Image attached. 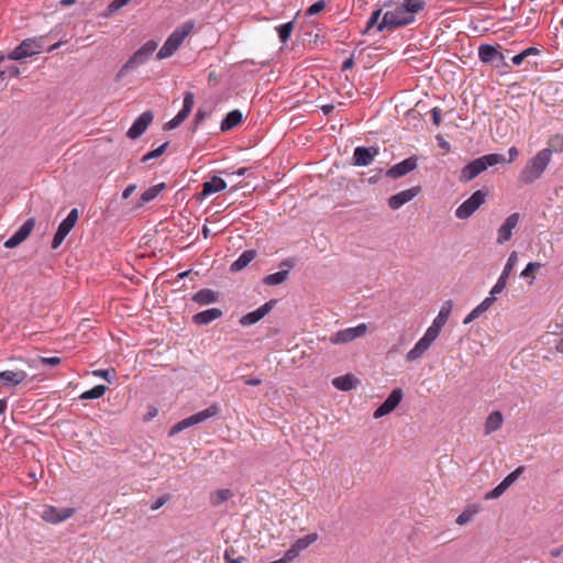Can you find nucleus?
Listing matches in <instances>:
<instances>
[{"label":"nucleus","mask_w":563,"mask_h":563,"mask_svg":"<svg viewBox=\"0 0 563 563\" xmlns=\"http://www.w3.org/2000/svg\"><path fill=\"white\" fill-rule=\"evenodd\" d=\"M424 0H404L401 2L394 1V5L388 8L379 24L378 32H393L399 27L415 23L416 14L424 10Z\"/></svg>","instance_id":"1"},{"label":"nucleus","mask_w":563,"mask_h":563,"mask_svg":"<svg viewBox=\"0 0 563 563\" xmlns=\"http://www.w3.org/2000/svg\"><path fill=\"white\" fill-rule=\"evenodd\" d=\"M552 150L550 147L539 151L533 157L528 159L521 169L518 181L520 185H530L538 180L551 162Z\"/></svg>","instance_id":"2"},{"label":"nucleus","mask_w":563,"mask_h":563,"mask_svg":"<svg viewBox=\"0 0 563 563\" xmlns=\"http://www.w3.org/2000/svg\"><path fill=\"white\" fill-rule=\"evenodd\" d=\"M506 164V157L503 154L492 153L483 155L466 164L460 172L459 179L462 183H468L488 167Z\"/></svg>","instance_id":"3"},{"label":"nucleus","mask_w":563,"mask_h":563,"mask_svg":"<svg viewBox=\"0 0 563 563\" xmlns=\"http://www.w3.org/2000/svg\"><path fill=\"white\" fill-rule=\"evenodd\" d=\"M157 43L153 40L143 44L119 69L115 75V81H121L131 70L145 64L152 54L156 51Z\"/></svg>","instance_id":"4"},{"label":"nucleus","mask_w":563,"mask_h":563,"mask_svg":"<svg viewBox=\"0 0 563 563\" xmlns=\"http://www.w3.org/2000/svg\"><path fill=\"white\" fill-rule=\"evenodd\" d=\"M192 27L194 25L191 23H185L181 27L176 29L158 51L156 57L158 59L170 57L178 49L185 37L191 32Z\"/></svg>","instance_id":"5"},{"label":"nucleus","mask_w":563,"mask_h":563,"mask_svg":"<svg viewBox=\"0 0 563 563\" xmlns=\"http://www.w3.org/2000/svg\"><path fill=\"white\" fill-rule=\"evenodd\" d=\"M487 190L478 189L472 194L461 206L455 210V217L461 220H466L472 217L479 207L485 202Z\"/></svg>","instance_id":"6"},{"label":"nucleus","mask_w":563,"mask_h":563,"mask_svg":"<svg viewBox=\"0 0 563 563\" xmlns=\"http://www.w3.org/2000/svg\"><path fill=\"white\" fill-rule=\"evenodd\" d=\"M478 57L482 63L490 64L495 68H510V65L506 62L504 54L490 44H482L478 47Z\"/></svg>","instance_id":"7"},{"label":"nucleus","mask_w":563,"mask_h":563,"mask_svg":"<svg viewBox=\"0 0 563 563\" xmlns=\"http://www.w3.org/2000/svg\"><path fill=\"white\" fill-rule=\"evenodd\" d=\"M42 49L41 41L35 38H26L20 43L11 53L7 55L10 60H21L38 54Z\"/></svg>","instance_id":"8"},{"label":"nucleus","mask_w":563,"mask_h":563,"mask_svg":"<svg viewBox=\"0 0 563 563\" xmlns=\"http://www.w3.org/2000/svg\"><path fill=\"white\" fill-rule=\"evenodd\" d=\"M78 221V210L71 209L66 219L58 225L57 232L55 233L52 241V249L56 250L63 243L68 233L73 230Z\"/></svg>","instance_id":"9"},{"label":"nucleus","mask_w":563,"mask_h":563,"mask_svg":"<svg viewBox=\"0 0 563 563\" xmlns=\"http://www.w3.org/2000/svg\"><path fill=\"white\" fill-rule=\"evenodd\" d=\"M367 331V325L365 323H361L353 328H346L344 330H340L333 335L330 336V342L332 344H345L354 341L357 338L363 336Z\"/></svg>","instance_id":"10"},{"label":"nucleus","mask_w":563,"mask_h":563,"mask_svg":"<svg viewBox=\"0 0 563 563\" xmlns=\"http://www.w3.org/2000/svg\"><path fill=\"white\" fill-rule=\"evenodd\" d=\"M195 104V95L191 91H187L184 95L183 109L177 113L175 118L165 123V130H174L179 126L190 114Z\"/></svg>","instance_id":"11"},{"label":"nucleus","mask_w":563,"mask_h":563,"mask_svg":"<svg viewBox=\"0 0 563 563\" xmlns=\"http://www.w3.org/2000/svg\"><path fill=\"white\" fill-rule=\"evenodd\" d=\"M75 508H57L54 506H46L42 512V519L49 523H59L73 517L75 515Z\"/></svg>","instance_id":"12"},{"label":"nucleus","mask_w":563,"mask_h":563,"mask_svg":"<svg viewBox=\"0 0 563 563\" xmlns=\"http://www.w3.org/2000/svg\"><path fill=\"white\" fill-rule=\"evenodd\" d=\"M404 393L400 388H395L384 402L374 411L373 417L379 419L391 411L400 404Z\"/></svg>","instance_id":"13"},{"label":"nucleus","mask_w":563,"mask_h":563,"mask_svg":"<svg viewBox=\"0 0 563 563\" xmlns=\"http://www.w3.org/2000/svg\"><path fill=\"white\" fill-rule=\"evenodd\" d=\"M296 262L297 261L294 257L285 258L279 264V267L280 268H286V269H282V271H279L277 273L269 274V275L265 276L263 278V283L265 285H268V286H277V285L283 284L288 278V275H289L288 269L295 267L296 266Z\"/></svg>","instance_id":"14"},{"label":"nucleus","mask_w":563,"mask_h":563,"mask_svg":"<svg viewBox=\"0 0 563 563\" xmlns=\"http://www.w3.org/2000/svg\"><path fill=\"white\" fill-rule=\"evenodd\" d=\"M453 308L452 300H448L441 307L439 314L433 320L432 324L427 329V333L433 338H438L442 328L446 323Z\"/></svg>","instance_id":"15"},{"label":"nucleus","mask_w":563,"mask_h":563,"mask_svg":"<svg viewBox=\"0 0 563 563\" xmlns=\"http://www.w3.org/2000/svg\"><path fill=\"white\" fill-rule=\"evenodd\" d=\"M417 166L418 157L413 155L391 166L385 175L386 177L397 179L415 170Z\"/></svg>","instance_id":"16"},{"label":"nucleus","mask_w":563,"mask_h":563,"mask_svg":"<svg viewBox=\"0 0 563 563\" xmlns=\"http://www.w3.org/2000/svg\"><path fill=\"white\" fill-rule=\"evenodd\" d=\"M209 417H211V408H207V409H205L200 412H197L188 418H185L172 427V429L169 430V435L173 437V435L177 434L178 432H180L191 426H195L197 423H200V422L207 420Z\"/></svg>","instance_id":"17"},{"label":"nucleus","mask_w":563,"mask_h":563,"mask_svg":"<svg viewBox=\"0 0 563 563\" xmlns=\"http://www.w3.org/2000/svg\"><path fill=\"white\" fill-rule=\"evenodd\" d=\"M276 303H277V300H275V299H272V300L265 302L263 306H261L256 310L244 314L241 318L240 323L244 327H249V325L257 323L260 320H262L266 314H268L273 310V308L276 306Z\"/></svg>","instance_id":"18"},{"label":"nucleus","mask_w":563,"mask_h":563,"mask_svg":"<svg viewBox=\"0 0 563 563\" xmlns=\"http://www.w3.org/2000/svg\"><path fill=\"white\" fill-rule=\"evenodd\" d=\"M517 262H518V253L516 251H514L509 255L507 263H506V265L503 269V273L499 276L497 283L492 288L490 295L500 294L505 289V287L507 285V279H508L509 275L511 274L514 267L516 266Z\"/></svg>","instance_id":"19"},{"label":"nucleus","mask_w":563,"mask_h":563,"mask_svg":"<svg viewBox=\"0 0 563 563\" xmlns=\"http://www.w3.org/2000/svg\"><path fill=\"white\" fill-rule=\"evenodd\" d=\"M35 225V219H27L22 227L4 242L7 249H13L20 245L31 234Z\"/></svg>","instance_id":"20"},{"label":"nucleus","mask_w":563,"mask_h":563,"mask_svg":"<svg viewBox=\"0 0 563 563\" xmlns=\"http://www.w3.org/2000/svg\"><path fill=\"white\" fill-rule=\"evenodd\" d=\"M154 119V114L151 110H147L143 112L132 124V126L129 129L126 135L135 140L140 137L148 128V125L152 123Z\"/></svg>","instance_id":"21"},{"label":"nucleus","mask_w":563,"mask_h":563,"mask_svg":"<svg viewBox=\"0 0 563 563\" xmlns=\"http://www.w3.org/2000/svg\"><path fill=\"white\" fill-rule=\"evenodd\" d=\"M421 188L419 186L411 187L409 189L402 190L398 194H395L388 198V206L393 210H398L405 203L411 201L415 197L419 195Z\"/></svg>","instance_id":"22"},{"label":"nucleus","mask_w":563,"mask_h":563,"mask_svg":"<svg viewBox=\"0 0 563 563\" xmlns=\"http://www.w3.org/2000/svg\"><path fill=\"white\" fill-rule=\"evenodd\" d=\"M378 154L376 146H357L353 153V164L355 166H368Z\"/></svg>","instance_id":"23"},{"label":"nucleus","mask_w":563,"mask_h":563,"mask_svg":"<svg viewBox=\"0 0 563 563\" xmlns=\"http://www.w3.org/2000/svg\"><path fill=\"white\" fill-rule=\"evenodd\" d=\"M520 216L518 212L511 213L506 218L504 223L498 229L497 243L504 244L512 236V230L517 227Z\"/></svg>","instance_id":"24"},{"label":"nucleus","mask_w":563,"mask_h":563,"mask_svg":"<svg viewBox=\"0 0 563 563\" xmlns=\"http://www.w3.org/2000/svg\"><path fill=\"white\" fill-rule=\"evenodd\" d=\"M394 5V0H379L377 3V9L374 10L369 16V19L366 22L365 30L363 31V34L368 33L371 29L374 26L377 27L379 24V19L382 16L383 9L385 8H391Z\"/></svg>","instance_id":"25"},{"label":"nucleus","mask_w":563,"mask_h":563,"mask_svg":"<svg viewBox=\"0 0 563 563\" xmlns=\"http://www.w3.org/2000/svg\"><path fill=\"white\" fill-rule=\"evenodd\" d=\"M27 374L24 371H3L0 372V383L5 387L16 386L25 380Z\"/></svg>","instance_id":"26"},{"label":"nucleus","mask_w":563,"mask_h":563,"mask_svg":"<svg viewBox=\"0 0 563 563\" xmlns=\"http://www.w3.org/2000/svg\"><path fill=\"white\" fill-rule=\"evenodd\" d=\"M496 301L495 295L485 298L477 307H475L464 319L463 323L468 324L477 319L483 312L487 311Z\"/></svg>","instance_id":"27"},{"label":"nucleus","mask_w":563,"mask_h":563,"mask_svg":"<svg viewBox=\"0 0 563 563\" xmlns=\"http://www.w3.org/2000/svg\"><path fill=\"white\" fill-rule=\"evenodd\" d=\"M243 114L240 110L235 109L230 111L220 123L221 132H228L242 123Z\"/></svg>","instance_id":"28"},{"label":"nucleus","mask_w":563,"mask_h":563,"mask_svg":"<svg viewBox=\"0 0 563 563\" xmlns=\"http://www.w3.org/2000/svg\"><path fill=\"white\" fill-rule=\"evenodd\" d=\"M332 384L336 389L347 391L356 387L357 379L353 375L346 374L335 377Z\"/></svg>","instance_id":"29"},{"label":"nucleus","mask_w":563,"mask_h":563,"mask_svg":"<svg viewBox=\"0 0 563 563\" xmlns=\"http://www.w3.org/2000/svg\"><path fill=\"white\" fill-rule=\"evenodd\" d=\"M257 253L255 250H246L244 251L236 261H234L231 265L232 272H239L246 267L255 257Z\"/></svg>","instance_id":"30"},{"label":"nucleus","mask_w":563,"mask_h":563,"mask_svg":"<svg viewBox=\"0 0 563 563\" xmlns=\"http://www.w3.org/2000/svg\"><path fill=\"white\" fill-rule=\"evenodd\" d=\"M504 417L500 411H493L485 422V434H490L499 430L503 426Z\"/></svg>","instance_id":"31"},{"label":"nucleus","mask_w":563,"mask_h":563,"mask_svg":"<svg viewBox=\"0 0 563 563\" xmlns=\"http://www.w3.org/2000/svg\"><path fill=\"white\" fill-rule=\"evenodd\" d=\"M165 188L166 185L164 183L150 187L142 194L141 200L136 207L141 208L144 203L154 200Z\"/></svg>","instance_id":"32"},{"label":"nucleus","mask_w":563,"mask_h":563,"mask_svg":"<svg viewBox=\"0 0 563 563\" xmlns=\"http://www.w3.org/2000/svg\"><path fill=\"white\" fill-rule=\"evenodd\" d=\"M107 391V387L104 385H97L93 388L86 390L80 395L81 399H97L102 397Z\"/></svg>","instance_id":"33"},{"label":"nucleus","mask_w":563,"mask_h":563,"mask_svg":"<svg viewBox=\"0 0 563 563\" xmlns=\"http://www.w3.org/2000/svg\"><path fill=\"white\" fill-rule=\"evenodd\" d=\"M318 540V534L317 533H309L302 538H299L295 543H294V547L297 548L299 550V552L303 551L305 549H307L310 544H312L313 542H316Z\"/></svg>","instance_id":"34"},{"label":"nucleus","mask_w":563,"mask_h":563,"mask_svg":"<svg viewBox=\"0 0 563 563\" xmlns=\"http://www.w3.org/2000/svg\"><path fill=\"white\" fill-rule=\"evenodd\" d=\"M537 54H539V49L538 48H536V47H528V48L523 49L521 53L515 55L511 58V62H512L514 65L519 66L529 56L537 55Z\"/></svg>","instance_id":"35"},{"label":"nucleus","mask_w":563,"mask_h":563,"mask_svg":"<svg viewBox=\"0 0 563 563\" xmlns=\"http://www.w3.org/2000/svg\"><path fill=\"white\" fill-rule=\"evenodd\" d=\"M292 30H294V21H290V22L279 25L277 27L279 40L283 43H286L289 40Z\"/></svg>","instance_id":"36"},{"label":"nucleus","mask_w":563,"mask_h":563,"mask_svg":"<svg viewBox=\"0 0 563 563\" xmlns=\"http://www.w3.org/2000/svg\"><path fill=\"white\" fill-rule=\"evenodd\" d=\"M234 496V492L230 488H223L216 492V496L213 498V506L220 505Z\"/></svg>","instance_id":"37"},{"label":"nucleus","mask_w":563,"mask_h":563,"mask_svg":"<svg viewBox=\"0 0 563 563\" xmlns=\"http://www.w3.org/2000/svg\"><path fill=\"white\" fill-rule=\"evenodd\" d=\"M523 471H525V466L517 467L514 472L508 474L500 483L506 488L510 487L518 479V477L523 473Z\"/></svg>","instance_id":"38"},{"label":"nucleus","mask_w":563,"mask_h":563,"mask_svg":"<svg viewBox=\"0 0 563 563\" xmlns=\"http://www.w3.org/2000/svg\"><path fill=\"white\" fill-rule=\"evenodd\" d=\"M192 300L200 303V305H208L211 302V289H202L198 291Z\"/></svg>","instance_id":"39"},{"label":"nucleus","mask_w":563,"mask_h":563,"mask_svg":"<svg viewBox=\"0 0 563 563\" xmlns=\"http://www.w3.org/2000/svg\"><path fill=\"white\" fill-rule=\"evenodd\" d=\"M192 321L198 324V325H201V324H208L211 322V309H207L205 311H201L199 313H196L194 317H192Z\"/></svg>","instance_id":"40"},{"label":"nucleus","mask_w":563,"mask_h":563,"mask_svg":"<svg viewBox=\"0 0 563 563\" xmlns=\"http://www.w3.org/2000/svg\"><path fill=\"white\" fill-rule=\"evenodd\" d=\"M216 173L221 174L222 170L213 169V194L219 192L227 188V183L221 177L216 175Z\"/></svg>","instance_id":"41"},{"label":"nucleus","mask_w":563,"mask_h":563,"mask_svg":"<svg viewBox=\"0 0 563 563\" xmlns=\"http://www.w3.org/2000/svg\"><path fill=\"white\" fill-rule=\"evenodd\" d=\"M168 146V142L162 144L161 146H158L157 148L148 152L147 154H145L143 157H142V162H147L152 158H156L158 156H161L164 151L166 150V147Z\"/></svg>","instance_id":"42"},{"label":"nucleus","mask_w":563,"mask_h":563,"mask_svg":"<svg viewBox=\"0 0 563 563\" xmlns=\"http://www.w3.org/2000/svg\"><path fill=\"white\" fill-rule=\"evenodd\" d=\"M300 554L299 550L291 544V547L285 552L284 556L280 559L283 563H290Z\"/></svg>","instance_id":"43"},{"label":"nucleus","mask_w":563,"mask_h":563,"mask_svg":"<svg viewBox=\"0 0 563 563\" xmlns=\"http://www.w3.org/2000/svg\"><path fill=\"white\" fill-rule=\"evenodd\" d=\"M424 353L426 352L422 351V349L420 346L415 344V346L407 353L406 360L408 362L416 361V360L420 358Z\"/></svg>","instance_id":"44"},{"label":"nucleus","mask_w":563,"mask_h":563,"mask_svg":"<svg viewBox=\"0 0 563 563\" xmlns=\"http://www.w3.org/2000/svg\"><path fill=\"white\" fill-rule=\"evenodd\" d=\"M434 340L435 338L429 335V333L426 332L424 335L416 344L420 346L422 351L427 352Z\"/></svg>","instance_id":"45"},{"label":"nucleus","mask_w":563,"mask_h":563,"mask_svg":"<svg viewBox=\"0 0 563 563\" xmlns=\"http://www.w3.org/2000/svg\"><path fill=\"white\" fill-rule=\"evenodd\" d=\"M506 487L499 483L494 489H492L490 492H488L485 496L486 499H496L498 497H500L505 492H506Z\"/></svg>","instance_id":"46"},{"label":"nucleus","mask_w":563,"mask_h":563,"mask_svg":"<svg viewBox=\"0 0 563 563\" xmlns=\"http://www.w3.org/2000/svg\"><path fill=\"white\" fill-rule=\"evenodd\" d=\"M325 7V2L323 0H319L312 3L306 11L307 15H314L321 12Z\"/></svg>","instance_id":"47"},{"label":"nucleus","mask_w":563,"mask_h":563,"mask_svg":"<svg viewBox=\"0 0 563 563\" xmlns=\"http://www.w3.org/2000/svg\"><path fill=\"white\" fill-rule=\"evenodd\" d=\"M541 266L540 263H529L526 268L521 272L520 276L522 278L533 277V273L537 268Z\"/></svg>","instance_id":"48"},{"label":"nucleus","mask_w":563,"mask_h":563,"mask_svg":"<svg viewBox=\"0 0 563 563\" xmlns=\"http://www.w3.org/2000/svg\"><path fill=\"white\" fill-rule=\"evenodd\" d=\"M131 0H113L109 5H108V12L111 14L115 11H118L119 9L123 8L124 5H126Z\"/></svg>","instance_id":"49"},{"label":"nucleus","mask_w":563,"mask_h":563,"mask_svg":"<svg viewBox=\"0 0 563 563\" xmlns=\"http://www.w3.org/2000/svg\"><path fill=\"white\" fill-rule=\"evenodd\" d=\"M549 147L552 150V152L553 151H558V152L563 151V137L560 135H555L554 137H552Z\"/></svg>","instance_id":"50"},{"label":"nucleus","mask_w":563,"mask_h":563,"mask_svg":"<svg viewBox=\"0 0 563 563\" xmlns=\"http://www.w3.org/2000/svg\"><path fill=\"white\" fill-rule=\"evenodd\" d=\"M38 360H40L41 363L47 364L49 366H57L62 362L60 357H57V356H52V357H43V356H41Z\"/></svg>","instance_id":"51"},{"label":"nucleus","mask_w":563,"mask_h":563,"mask_svg":"<svg viewBox=\"0 0 563 563\" xmlns=\"http://www.w3.org/2000/svg\"><path fill=\"white\" fill-rule=\"evenodd\" d=\"M95 376L104 378L107 382H111V377L114 376V371L99 369L93 372Z\"/></svg>","instance_id":"52"},{"label":"nucleus","mask_w":563,"mask_h":563,"mask_svg":"<svg viewBox=\"0 0 563 563\" xmlns=\"http://www.w3.org/2000/svg\"><path fill=\"white\" fill-rule=\"evenodd\" d=\"M211 194V180L203 183L202 191L197 195V200H202Z\"/></svg>","instance_id":"53"},{"label":"nucleus","mask_w":563,"mask_h":563,"mask_svg":"<svg viewBox=\"0 0 563 563\" xmlns=\"http://www.w3.org/2000/svg\"><path fill=\"white\" fill-rule=\"evenodd\" d=\"M471 518H472V512L465 510L456 518V523L460 526H463V525L467 523L471 520Z\"/></svg>","instance_id":"54"},{"label":"nucleus","mask_w":563,"mask_h":563,"mask_svg":"<svg viewBox=\"0 0 563 563\" xmlns=\"http://www.w3.org/2000/svg\"><path fill=\"white\" fill-rule=\"evenodd\" d=\"M432 121L439 126L441 124V109L435 107L431 110Z\"/></svg>","instance_id":"55"},{"label":"nucleus","mask_w":563,"mask_h":563,"mask_svg":"<svg viewBox=\"0 0 563 563\" xmlns=\"http://www.w3.org/2000/svg\"><path fill=\"white\" fill-rule=\"evenodd\" d=\"M508 154H509V158L506 159V163H511L514 162L518 155H519V151L516 146H511L509 150H508Z\"/></svg>","instance_id":"56"},{"label":"nucleus","mask_w":563,"mask_h":563,"mask_svg":"<svg viewBox=\"0 0 563 563\" xmlns=\"http://www.w3.org/2000/svg\"><path fill=\"white\" fill-rule=\"evenodd\" d=\"M136 189V185L134 184H131L129 185L122 192V198L123 199H129L131 197V195L134 192V190Z\"/></svg>","instance_id":"57"},{"label":"nucleus","mask_w":563,"mask_h":563,"mask_svg":"<svg viewBox=\"0 0 563 563\" xmlns=\"http://www.w3.org/2000/svg\"><path fill=\"white\" fill-rule=\"evenodd\" d=\"M206 117H207V113L199 109L195 115V120H194L195 124L198 125L200 122H202L206 119Z\"/></svg>","instance_id":"58"},{"label":"nucleus","mask_w":563,"mask_h":563,"mask_svg":"<svg viewBox=\"0 0 563 563\" xmlns=\"http://www.w3.org/2000/svg\"><path fill=\"white\" fill-rule=\"evenodd\" d=\"M354 66V59L353 57H350V58H346L343 64H342V70L345 71V70H349V69H352Z\"/></svg>","instance_id":"59"},{"label":"nucleus","mask_w":563,"mask_h":563,"mask_svg":"<svg viewBox=\"0 0 563 563\" xmlns=\"http://www.w3.org/2000/svg\"><path fill=\"white\" fill-rule=\"evenodd\" d=\"M5 73H8L9 75L13 76V77H19L21 71L19 69V67L16 66H10L7 68Z\"/></svg>","instance_id":"60"},{"label":"nucleus","mask_w":563,"mask_h":563,"mask_svg":"<svg viewBox=\"0 0 563 563\" xmlns=\"http://www.w3.org/2000/svg\"><path fill=\"white\" fill-rule=\"evenodd\" d=\"M562 553H563V547L553 548L550 551V554H551L552 558H559L560 555H562Z\"/></svg>","instance_id":"61"},{"label":"nucleus","mask_w":563,"mask_h":563,"mask_svg":"<svg viewBox=\"0 0 563 563\" xmlns=\"http://www.w3.org/2000/svg\"><path fill=\"white\" fill-rule=\"evenodd\" d=\"M321 110L325 115H329L333 112L334 106L333 104H324L321 107Z\"/></svg>","instance_id":"62"},{"label":"nucleus","mask_w":563,"mask_h":563,"mask_svg":"<svg viewBox=\"0 0 563 563\" xmlns=\"http://www.w3.org/2000/svg\"><path fill=\"white\" fill-rule=\"evenodd\" d=\"M165 503H166L165 498H159L155 501V504L152 505V509L156 510V509L161 508Z\"/></svg>","instance_id":"63"},{"label":"nucleus","mask_w":563,"mask_h":563,"mask_svg":"<svg viewBox=\"0 0 563 563\" xmlns=\"http://www.w3.org/2000/svg\"><path fill=\"white\" fill-rule=\"evenodd\" d=\"M555 350L559 353H563V338L558 341V343L555 345Z\"/></svg>","instance_id":"64"}]
</instances>
